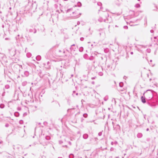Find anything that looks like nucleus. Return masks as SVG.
Instances as JSON below:
<instances>
[{
    "label": "nucleus",
    "instance_id": "f257e3e1",
    "mask_svg": "<svg viewBox=\"0 0 158 158\" xmlns=\"http://www.w3.org/2000/svg\"><path fill=\"white\" fill-rule=\"evenodd\" d=\"M141 98V100H142V102H143V103H145L146 102V101L145 100V98L143 96H142Z\"/></svg>",
    "mask_w": 158,
    "mask_h": 158
}]
</instances>
